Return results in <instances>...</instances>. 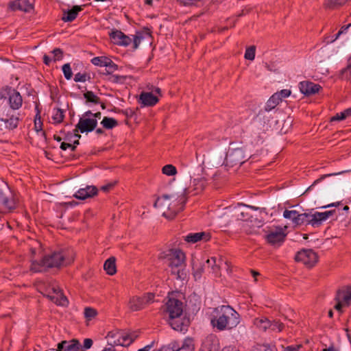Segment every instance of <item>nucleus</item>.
<instances>
[{
  "label": "nucleus",
  "instance_id": "nucleus-27",
  "mask_svg": "<svg viewBox=\"0 0 351 351\" xmlns=\"http://www.w3.org/2000/svg\"><path fill=\"white\" fill-rule=\"evenodd\" d=\"M91 62L99 66H111L114 64L112 61L106 56L95 57L91 60Z\"/></svg>",
  "mask_w": 351,
  "mask_h": 351
},
{
  "label": "nucleus",
  "instance_id": "nucleus-62",
  "mask_svg": "<svg viewBox=\"0 0 351 351\" xmlns=\"http://www.w3.org/2000/svg\"><path fill=\"white\" fill-rule=\"evenodd\" d=\"M154 342H152L151 344L147 345L144 348L138 350V351H149L151 348L153 347Z\"/></svg>",
  "mask_w": 351,
  "mask_h": 351
},
{
  "label": "nucleus",
  "instance_id": "nucleus-2",
  "mask_svg": "<svg viewBox=\"0 0 351 351\" xmlns=\"http://www.w3.org/2000/svg\"><path fill=\"white\" fill-rule=\"evenodd\" d=\"M158 258L167 263L171 273L177 278L184 279L186 277V256L180 249L167 248L159 254Z\"/></svg>",
  "mask_w": 351,
  "mask_h": 351
},
{
  "label": "nucleus",
  "instance_id": "nucleus-48",
  "mask_svg": "<svg viewBox=\"0 0 351 351\" xmlns=\"http://www.w3.org/2000/svg\"><path fill=\"white\" fill-rule=\"evenodd\" d=\"M274 331L281 332L284 328V325L282 323L278 321H273L271 322V326L269 327Z\"/></svg>",
  "mask_w": 351,
  "mask_h": 351
},
{
  "label": "nucleus",
  "instance_id": "nucleus-36",
  "mask_svg": "<svg viewBox=\"0 0 351 351\" xmlns=\"http://www.w3.org/2000/svg\"><path fill=\"white\" fill-rule=\"evenodd\" d=\"M65 351H82L80 341L75 339L69 341L68 345L65 347Z\"/></svg>",
  "mask_w": 351,
  "mask_h": 351
},
{
  "label": "nucleus",
  "instance_id": "nucleus-26",
  "mask_svg": "<svg viewBox=\"0 0 351 351\" xmlns=\"http://www.w3.org/2000/svg\"><path fill=\"white\" fill-rule=\"evenodd\" d=\"M82 10L80 6L75 5L71 10H68L62 17L63 21L71 22L76 19L79 12Z\"/></svg>",
  "mask_w": 351,
  "mask_h": 351
},
{
  "label": "nucleus",
  "instance_id": "nucleus-60",
  "mask_svg": "<svg viewBox=\"0 0 351 351\" xmlns=\"http://www.w3.org/2000/svg\"><path fill=\"white\" fill-rule=\"evenodd\" d=\"M337 304L335 306V308L338 311H341V308L344 306H346L343 302H341L339 300H336Z\"/></svg>",
  "mask_w": 351,
  "mask_h": 351
},
{
  "label": "nucleus",
  "instance_id": "nucleus-10",
  "mask_svg": "<svg viewBox=\"0 0 351 351\" xmlns=\"http://www.w3.org/2000/svg\"><path fill=\"white\" fill-rule=\"evenodd\" d=\"M224 210L226 214H231L232 217L238 220L247 221L250 217H252L251 211L253 208L243 204L227 207Z\"/></svg>",
  "mask_w": 351,
  "mask_h": 351
},
{
  "label": "nucleus",
  "instance_id": "nucleus-32",
  "mask_svg": "<svg viewBox=\"0 0 351 351\" xmlns=\"http://www.w3.org/2000/svg\"><path fill=\"white\" fill-rule=\"evenodd\" d=\"M36 114L34 118V129L36 132L43 130V121L40 115L41 110L38 109V106L36 105Z\"/></svg>",
  "mask_w": 351,
  "mask_h": 351
},
{
  "label": "nucleus",
  "instance_id": "nucleus-43",
  "mask_svg": "<svg viewBox=\"0 0 351 351\" xmlns=\"http://www.w3.org/2000/svg\"><path fill=\"white\" fill-rule=\"evenodd\" d=\"M350 26H351V24H348L346 26L341 27V29L336 34V36L334 38H332L331 39H328V38H326V43H332L334 41H335L340 36V35L345 33Z\"/></svg>",
  "mask_w": 351,
  "mask_h": 351
},
{
  "label": "nucleus",
  "instance_id": "nucleus-55",
  "mask_svg": "<svg viewBox=\"0 0 351 351\" xmlns=\"http://www.w3.org/2000/svg\"><path fill=\"white\" fill-rule=\"evenodd\" d=\"M329 6H335L344 4L348 0H327Z\"/></svg>",
  "mask_w": 351,
  "mask_h": 351
},
{
  "label": "nucleus",
  "instance_id": "nucleus-59",
  "mask_svg": "<svg viewBox=\"0 0 351 351\" xmlns=\"http://www.w3.org/2000/svg\"><path fill=\"white\" fill-rule=\"evenodd\" d=\"M114 184L113 183H108L107 184H105L104 186H102L101 187V190L104 191V192H108L109 191L110 189H112V187L114 186Z\"/></svg>",
  "mask_w": 351,
  "mask_h": 351
},
{
  "label": "nucleus",
  "instance_id": "nucleus-1",
  "mask_svg": "<svg viewBox=\"0 0 351 351\" xmlns=\"http://www.w3.org/2000/svg\"><path fill=\"white\" fill-rule=\"evenodd\" d=\"M250 223H247L245 230L249 234H263L267 242L271 245L278 247L284 242L286 234L282 228L275 226H264L261 221H250Z\"/></svg>",
  "mask_w": 351,
  "mask_h": 351
},
{
  "label": "nucleus",
  "instance_id": "nucleus-5",
  "mask_svg": "<svg viewBox=\"0 0 351 351\" xmlns=\"http://www.w3.org/2000/svg\"><path fill=\"white\" fill-rule=\"evenodd\" d=\"M182 313L183 303L176 298L173 294L169 295L163 307V313L168 318L169 324L175 330L182 331L184 330V326L180 319Z\"/></svg>",
  "mask_w": 351,
  "mask_h": 351
},
{
  "label": "nucleus",
  "instance_id": "nucleus-52",
  "mask_svg": "<svg viewBox=\"0 0 351 351\" xmlns=\"http://www.w3.org/2000/svg\"><path fill=\"white\" fill-rule=\"evenodd\" d=\"M52 53L53 55V59L54 61L59 60L62 59V58L63 56L62 51L60 49H53L52 51Z\"/></svg>",
  "mask_w": 351,
  "mask_h": 351
},
{
  "label": "nucleus",
  "instance_id": "nucleus-6",
  "mask_svg": "<svg viewBox=\"0 0 351 351\" xmlns=\"http://www.w3.org/2000/svg\"><path fill=\"white\" fill-rule=\"evenodd\" d=\"M101 117V112L93 113L90 111L86 112L80 119L75 132L80 131L82 133L89 132L94 130L97 125V120Z\"/></svg>",
  "mask_w": 351,
  "mask_h": 351
},
{
  "label": "nucleus",
  "instance_id": "nucleus-64",
  "mask_svg": "<svg viewBox=\"0 0 351 351\" xmlns=\"http://www.w3.org/2000/svg\"><path fill=\"white\" fill-rule=\"evenodd\" d=\"M339 204H340V203L339 202H335V203H332V204H328L326 206H324L322 208H329V207H332V206L337 207Z\"/></svg>",
  "mask_w": 351,
  "mask_h": 351
},
{
  "label": "nucleus",
  "instance_id": "nucleus-17",
  "mask_svg": "<svg viewBox=\"0 0 351 351\" xmlns=\"http://www.w3.org/2000/svg\"><path fill=\"white\" fill-rule=\"evenodd\" d=\"M246 159L245 152L241 148L234 149L230 151L226 156V160L234 165H241Z\"/></svg>",
  "mask_w": 351,
  "mask_h": 351
},
{
  "label": "nucleus",
  "instance_id": "nucleus-20",
  "mask_svg": "<svg viewBox=\"0 0 351 351\" xmlns=\"http://www.w3.org/2000/svg\"><path fill=\"white\" fill-rule=\"evenodd\" d=\"M97 189L95 186H87L85 188L80 189L74 195V197L79 199H85L97 195Z\"/></svg>",
  "mask_w": 351,
  "mask_h": 351
},
{
  "label": "nucleus",
  "instance_id": "nucleus-44",
  "mask_svg": "<svg viewBox=\"0 0 351 351\" xmlns=\"http://www.w3.org/2000/svg\"><path fill=\"white\" fill-rule=\"evenodd\" d=\"M84 97L87 101L97 104L99 102V97L95 95L92 91H87L84 94Z\"/></svg>",
  "mask_w": 351,
  "mask_h": 351
},
{
  "label": "nucleus",
  "instance_id": "nucleus-13",
  "mask_svg": "<svg viewBox=\"0 0 351 351\" xmlns=\"http://www.w3.org/2000/svg\"><path fill=\"white\" fill-rule=\"evenodd\" d=\"M160 96H161V90L159 88H156L152 92H142L138 101L141 107L154 106L159 101Z\"/></svg>",
  "mask_w": 351,
  "mask_h": 351
},
{
  "label": "nucleus",
  "instance_id": "nucleus-63",
  "mask_svg": "<svg viewBox=\"0 0 351 351\" xmlns=\"http://www.w3.org/2000/svg\"><path fill=\"white\" fill-rule=\"evenodd\" d=\"M222 351H239L235 347L228 346L223 348Z\"/></svg>",
  "mask_w": 351,
  "mask_h": 351
},
{
  "label": "nucleus",
  "instance_id": "nucleus-37",
  "mask_svg": "<svg viewBox=\"0 0 351 351\" xmlns=\"http://www.w3.org/2000/svg\"><path fill=\"white\" fill-rule=\"evenodd\" d=\"M162 173L167 176H175L178 173L177 169L173 165L169 164L162 168Z\"/></svg>",
  "mask_w": 351,
  "mask_h": 351
},
{
  "label": "nucleus",
  "instance_id": "nucleus-46",
  "mask_svg": "<svg viewBox=\"0 0 351 351\" xmlns=\"http://www.w3.org/2000/svg\"><path fill=\"white\" fill-rule=\"evenodd\" d=\"M255 47L251 46L245 50V58L250 60H253L255 58Z\"/></svg>",
  "mask_w": 351,
  "mask_h": 351
},
{
  "label": "nucleus",
  "instance_id": "nucleus-18",
  "mask_svg": "<svg viewBox=\"0 0 351 351\" xmlns=\"http://www.w3.org/2000/svg\"><path fill=\"white\" fill-rule=\"evenodd\" d=\"M112 43L115 45L127 47L132 41V38L119 30L112 31L110 34Z\"/></svg>",
  "mask_w": 351,
  "mask_h": 351
},
{
  "label": "nucleus",
  "instance_id": "nucleus-35",
  "mask_svg": "<svg viewBox=\"0 0 351 351\" xmlns=\"http://www.w3.org/2000/svg\"><path fill=\"white\" fill-rule=\"evenodd\" d=\"M173 351H194V346L192 341L186 339L184 341L182 347L177 348L174 344L172 347Z\"/></svg>",
  "mask_w": 351,
  "mask_h": 351
},
{
  "label": "nucleus",
  "instance_id": "nucleus-19",
  "mask_svg": "<svg viewBox=\"0 0 351 351\" xmlns=\"http://www.w3.org/2000/svg\"><path fill=\"white\" fill-rule=\"evenodd\" d=\"M283 217L289 219L295 226H301L304 224V213H299L295 210H285L283 213Z\"/></svg>",
  "mask_w": 351,
  "mask_h": 351
},
{
  "label": "nucleus",
  "instance_id": "nucleus-58",
  "mask_svg": "<svg viewBox=\"0 0 351 351\" xmlns=\"http://www.w3.org/2000/svg\"><path fill=\"white\" fill-rule=\"evenodd\" d=\"M93 340L91 339L87 338L84 340L83 346L85 349H89L93 346Z\"/></svg>",
  "mask_w": 351,
  "mask_h": 351
},
{
  "label": "nucleus",
  "instance_id": "nucleus-25",
  "mask_svg": "<svg viewBox=\"0 0 351 351\" xmlns=\"http://www.w3.org/2000/svg\"><path fill=\"white\" fill-rule=\"evenodd\" d=\"M253 323L258 330L262 331H265L271 326V322L265 317H261L254 319Z\"/></svg>",
  "mask_w": 351,
  "mask_h": 351
},
{
  "label": "nucleus",
  "instance_id": "nucleus-47",
  "mask_svg": "<svg viewBox=\"0 0 351 351\" xmlns=\"http://www.w3.org/2000/svg\"><path fill=\"white\" fill-rule=\"evenodd\" d=\"M62 72L66 80H70L72 77L73 73L69 64H65L62 66Z\"/></svg>",
  "mask_w": 351,
  "mask_h": 351
},
{
  "label": "nucleus",
  "instance_id": "nucleus-30",
  "mask_svg": "<svg viewBox=\"0 0 351 351\" xmlns=\"http://www.w3.org/2000/svg\"><path fill=\"white\" fill-rule=\"evenodd\" d=\"M104 270L109 275H113L116 273V265H115V258H110L106 261L104 265Z\"/></svg>",
  "mask_w": 351,
  "mask_h": 351
},
{
  "label": "nucleus",
  "instance_id": "nucleus-54",
  "mask_svg": "<svg viewBox=\"0 0 351 351\" xmlns=\"http://www.w3.org/2000/svg\"><path fill=\"white\" fill-rule=\"evenodd\" d=\"M302 348V345H294V346H289L287 347H283L282 346V351H299L300 348Z\"/></svg>",
  "mask_w": 351,
  "mask_h": 351
},
{
  "label": "nucleus",
  "instance_id": "nucleus-51",
  "mask_svg": "<svg viewBox=\"0 0 351 351\" xmlns=\"http://www.w3.org/2000/svg\"><path fill=\"white\" fill-rule=\"evenodd\" d=\"M251 351H273V350L267 345H258L253 348Z\"/></svg>",
  "mask_w": 351,
  "mask_h": 351
},
{
  "label": "nucleus",
  "instance_id": "nucleus-7",
  "mask_svg": "<svg viewBox=\"0 0 351 351\" xmlns=\"http://www.w3.org/2000/svg\"><path fill=\"white\" fill-rule=\"evenodd\" d=\"M45 297L58 306H67L69 304L66 297L59 289L56 282L52 280L47 281V287H45Z\"/></svg>",
  "mask_w": 351,
  "mask_h": 351
},
{
  "label": "nucleus",
  "instance_id": "nucleus-34",
  "mask_svg": "<svg viewBox=\"0 0 351 351\" xmlns=\"http://www.w3.org/2000/svg\"><path fill=\"white\" fill-rule=\"evenodd\" d=\"M281 102L280 97L278 94L274 93L271 95V97L268 99L266 105V110H271L274 109L276 106H278Z\"/></svg>",
  "mask_w": 351,
  "mask_h": 351
},
{
  "label": "nucleus",
  "instance_id": "nucleus-40",
  "mask_svg": "<svg viewBox=\"0 0 351 351\" xmlns=\"http://www.w3.org/2000/svg\"><path fill=\"white\" fill-rule=\"evenodd\" d=\"M75 137L77 139L74 141L73 144H71L70 143L62 142L60 145V148L63 150H66L69 148L71 149V150H74L76 145L79 144V138L81 137V136L78 134H75Z\"/></svg>",
  "mask_w": 351,
  "mask_h": 351
},
{
  "label": "nucleus",
  "instance_id": "nucleus-22",
  "mask_svg": "<svg viewBox=\"0 0 351 351\" xmlns=\"http://www.w3.org/2000/svg\"><path fill=\"white\" fill-rule=\"evenodd\" d=\"M210 239V235L204 232L190 233L184 237V240L188 243H195L199 241H207Z\"/></svg>",
  "mask_w": 351,
  "mask_h": 351
},
{
  "label": "nucleus",
  "instance_id": "nucleus-24",
  "mask_svg": "<svg viewBox=\"0 0 351 351\" xmlns=\"http://www.w3.org/2000/svg\"><path fill=\"white\" fill-rule=\"evenodd\" d=\"M14 208V204L9 199L6 193L0 189V209L11 210Z\"/></svg>",
  "mask_w": 351,
  "mask_h": 351
},
{
  "label": "nucleus",
  "instance_id": "nucleus-14",
  "mask_svg": "<svg viewBox=\"0 0 351 351\" xmlns=\"http://www.w3.org/2000/svg\"><path fill=\"white\" fill-rule=\"evenodd\" d=\"M66 263L61 251H51L45 255V267L59 268Z\"/></svg>",
  "mask_w": 351,
  "mask_h": 351
},
{
  "label": "nucleus",
  "instance_id": "nucleus-16",
  "mask_svg": "<svg viewBox=\"0 0 351 351\" xmlns=\"http://www.w3.org/2000/svg\"><path fill=\"white\" fill-rule=\"evenodd\" d=\"M300 91L306 96L315 95L322 89V86L309 81H303L299 84Z\"/></svg>",
  "mask_w": 351,
  "mask_h": 351
},
{
  "label": "nucleus",
  "instance_id": "nucleus-9",
  "mask_svg": "<svg viewBox=\"0 0 351 351\" xmlns=\"http://www.w3.org/2000/svg\"><path fill=\"white\" fill-rule=\"evenodd\" d=\"M334 213V210L305 213L304 224L317 228L332 216Z\"/></svg>",
  "mask_w": 351,
  "mask_h": 351
},
{
  "label": "nucleus",
  "instance_id": "nucleus-11",
  "mask_svg": "<svg viewBox=\"0 0 351 351\" xmlns=\"http://www.w3.org/2000/svg\"><path fill=\"white\" fill-rule=\"evenodd\" d=\"M154 295L152 293H147L143 296H132L130 298L128 306L132 311H137L145 308L148 304L154 300Z\"/></svg>",
  "mask_w": 351,
  "mask_h": 351
},
{
  "label": "nucleus",
  "instance_id": "nucleus-8",
  "mask_svg": "<svg viewBox=\"0 0 351 351\" xmlns=\"http://www.w3.org/2000/svg\"><path fill=\"white\" fill-rule=\"evenodd\" d=\"M137 337L138 335L136 332L126 333L118 331L109 332L106 337L110 345L122 346H129Z\"/></svg>",
  "mask_w": 351,
  "mask_h": 351
},
{
  "label": "nucleus",
  "instance_id": "nucleus-45",
  "mask_svg": "<svg viewBox=\"0 0 351 351\" xmlns=\"http://www.w3.org/2000/svg\"><path fill=\"white\" fill-rule=\"evenodd\" d=\"M144 38V36L142 33L137 32L136 34L133 36V38H132L134 45V49H137L141 40Z\"/></svg>",
  "mask_w": 351,
  "mask_h": 351
},
{
  "label": "nucleus",
  "instance_id": "nucleus-15",
  "mask_svg": "<svg viewBox=\"0 0 351 351\" xmlns=\"http://www.w3.org/2000/svg\"><path fill=\"white\" fill-rule=\"evenodd\" d=\"M3 92L9 96L10 107L12 109H19L21 106L23 99L19 92L8 87L5 88Z\"/></svg>",
  "mask_w": 351,
  "mask_h": 351
},
{
  "label": "nucleus",
  "instance_id": "nucleus-57",
  "mask_svg": "<svg viewBox=\"0 0 351 351\" xmlns=\"http://www.w3.org/2000/svg\"><path fill=\"white\" fill-rule=\"evenodd\" d=\"M179 2L184 6L195 5L199 0H178Z\"/></svg>",
  "mask_w": 351,
  "mask_h": 351
},
{
  "label": "nucleus",
  "instance_id": "nucleus-38",
  "mask_svg": "<svg viewBox=\"0 0 351 351\" xmlns=\"http://www.w3.org/2000/svg\"><path fill=\"white\" fill-rule=\"evenodd\" d=\"M192 182L194 189L197 191H202L206 184V180L203 177L195 178Z\"/></svg>",
  "mask_w": 351,
  "mask_h": 351
},
{
  "label": "nucleus",
  "instance_id": "nucleus-4",
  "mask_svg": "<svg viewBox=\"0 0 351 351\" xmlns=\"http://www.w3.org/2000/svg\"><path fill=\"white\" fill-rule=\"evenodd\" d=\"M217 315L211 319V325L219 331L234 328L240 323L239 314L230 306L217 308Z\"/></svg>",
  "mask_w": 351,
  "mask_h": 351
},
{
  "label": "nucleus",
  "instance_id": "nucleus-12",
  "mask_svg": "<svg viewBox=\"0 0 351 351\" xmlns=\"http://www.w3.org/2000/svg\"><path fill=\"white\" fill-rule=\"evenodd\" d=\"M295 261L300 262L307 267H313L318 261L317 254L310 249L302 250L295 255Z\"/></svg>",
  "mask_w": 351,
  "mask_h": 351
},
{
  "label": "nucleus",
  "instance_id": "nucleus-42",
  "mask_svg": "<svg viewBox=\"0 0 351 351\" xmlns=\"http://www.w3.org/2000/svg\"><path fill=\"white\" fill-rule=\"evenodd\" d=\"M210 339H207L202 344L200 351H217V345L210 347Z\"/></svg>",
  "mask_w": 351,
  "mask_h": 351
},
{
  "label": "nucleus",
  "instance_id": "nucleus-29",
  "mask_svg": "<svg viewBox=\"0 0 351 351\" xmlns=\"http://www.w3.org/2000/svg\"><path fill=\"white\" fill-rule=\"evenodd\" d=\"M0 120L5 123V127L9 129H14L17 127L19 118L12 115L8 117L6 115V117H0Z\"/></svg>",
  "mask_w": 351,
  "mask_h": 351
},
{
  "label": "nucleus",
  "instance_id": "nucleus-23",
  "mask_svg": "<svg viewBox=\"0 0 351 351\" xmlns=\"http://www.w3.org/2000/svg\"><path fill=\"white\" fill-rule=\"evenodd\" d=\"M336 300H339L346 306H349L351 301V287H348L344 290L339 291Z\"/></svg>",
  "mask_w": 351,
  "mask_h": 351
},
{
  "label": "nucleus",
  "instance_id": "nucleus-49",
  "mask_svg": "<svg viewBox=\"0 0 351 351\" xmlns=\"http://www.w3.org/2000/svg\"><path fill=\"white\" fill-rule=\"evenodd\" d=\"M347 118H348V115L346 114V110H345L343 112L337 113L334 117H332L331 118V121H342V120H344V119H346Z\"/></svg>",
  "mask_w": 351,
  "mask_h": 351
},
{
  "label": "nucleus",
  "instance_id": "nucleus-53",
  "mask_svg": "<svg viewBox=\"0 0 351 351\" xmlns=\"http://www.w3.org/2000/svg\"><path fill=\"white\" fill-rule=\"evenodd\" d=\"M43 267V265L42 263L33 262L32 264L31 269L35 272L42 271Z\"/></svg>",
  "mask_w": 351,
  "mask_h": 351
},
{
  "label": "nucleus",
  "instance_id": "nucleus-61",
  "mask_svg": "<svg viewBox=\"0 0 351 351\" xmlns=\"http://www.w3.org/2000/svg\"><path fill=\"white\" fill-rule=\"evenodd\" d=\"M67 341H62L58 344V350L56 351H61V350L64 349L65 347L68 345Z\"/></svg>",
  "mask_w": 351,
  "mask_h": 351
},
{
  "label": "nucleus",
  "instance_id": "nucleus-39",
  "mask_svg": "<svg viewBox=\"0 0 351 351\" xmlns=\"http://www.w3.org/2000/svg\"><path fill=\"white\" fill-rule=\"evenodd\" d=\"M101 124L106 129H112L117 125V121L113 118L104 117L102 119Z\"/></svg>",
  "mask_w": 351,
  "mask_h": 351
},
{
  "label": "nucleus",
  "instance_id": "nucleus-56",
  "mask_svg": "<svg viewBox=\"0 0 351 351\" xmlns=\"http://www.w3.org/2000/svg\"><path fill=\"white\" fill-rule=\"evenodd\" d=\"M86 75L85 74H83L81 73H77V74L75 75L74 80L77 82H84L86 81Z\"/></svg>",
  "mask_w": 351,
  "mask_h": 351
},
{
  "label": "nucleus",
  "instance_id": "nucleus-33",
  "mask_svg": "<svg viewBox=\"0 0 351 351\" xmlns=\"http://www.w3.org/2000/svg\"><path fill=\"white\" fill-rule=\"evenodd\" d=\"M64 117V111L60 108H54L51 115L52 123L58 124L61 123Z\"/></svg>",
  "mask_w": 351,
  "mask_h": 351
},
{
  "label": "nucleus",
  "instance_id": "nucleus-3",
  "mask_svg": "<svg viewBox=\"0 0 351 351\" xmlns=\"http://www.w3.org/2000/svg\"><path fill=\"white\" fill-rule=\"evenodd\" d=\"M186 201L184 192L180 195H163L155 202L154 206L167 219L173 218L184 206Z\"/></svg>",
  "mask_w": 351,
  "mask_h": 351
},
{
  "label": "nucleus",
  "instance_id": "nucleus-41",
  "mask_svg": "<svg viewBox=\"0 0 351 351\" xmlns=\"http://www.w3.org/2000/svg\"><path fill=\"white\" fill-rule=\"evenodd\" d=\"M84 317L86 320L90 321L93 319L97 314V311L91 307H86L84 308Z\"/></svg>",
  "mask_w": 351,
  "mask_h": 351
},
{
  "label": "nucleus",
  "instance_id": "nucleus-28",
  "mask_svg": "<svg viewBox=\"0 0 351 351\" xmlns=\"http://www.w3.org/2000/svg\"><path fill=\"white\" fill-rule=\"evenodd\" d=\"M221 260H219L218 263L215 257H211L206 261L205 264L207 265L208 267H210L212 273L215 276L218 275L220 269V262Z\"/></svg>",
  "mask_w": 351,
  "mask_h": 351
},
{
  "label": "nucleus",
  "instance_id": "nucleus-21",
  "mask_svg": "<svg viewBox=\"0 0 351 351\" xmlns=\"http://www.w3.org/2000/svg\"><path fill=\"white\" fill-rule=\"evenodd\" d=\"M12 10H19L23 12H29L33 9L32 4L28 0H16L10 4Z\"/></svg>",
  "mask_w": 351,
  "mask_h": 351
},
{
  "label": "nucleus",
  "instance_id": "nucleus-31",
  "mask_svg": "<svg viewBox=\"0 0 351 351\" xmlns=\"http://www.w3.org/2000/svg\"><path fill=\"white\" fill-rule=\"evenodd\" d=\"M205 264H202V263H197L195 261L193 262V274L195 279H199L201 278L203 272H204V267Z\"/></svg>",
  "mask_w": 351,
  "mask_h": 351
},
{
  "label": "nucleus",
  "instance_id": "nucleus-50",
  "mask_svg": "<svg viewBox=\"0 0 351 351\" xmlns=\"http://www.w3.org/2000/svg\"><path fill=\"white\" fill-rule=\"evenodd\" d=\"M276 94L278 95V97H280V101H282L283 98H287L291 95V91L289 89H283L279 92L276 93Z\"/></svg>",
  "mask_w": 351,
  "mask_h": 351
}]
</instances>
